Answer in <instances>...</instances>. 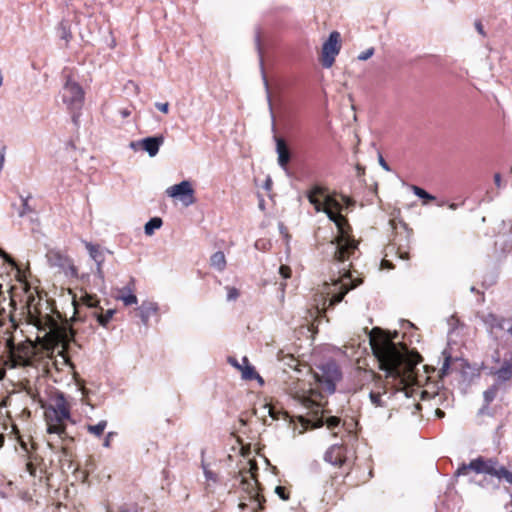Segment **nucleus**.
<instances>
[{
    "label": "nucleus",
    "mask_w": 512,
    "mask_h": 512,
    "mask_svg": "<svg viewBox=\"0 0 512 512\" xmlns=\"http://www.w3.org/2000/svg\"><path fill=\"white\" fill-rule=\"evenodd\" d=\"M323 194L324 189L315 186L308 191L307 198L317 212L323 211L326 213L338 230V235L330 242L335 266L333 273L336 271L337 275L333 274L330 278L331 282L325 283L326 293L330 296L328 307H333L343 300L348 291L356 288L362 281L353 279L350 270L352 266L351 259L355 258L358 252V243L351 236V227L348 220L340 213L342 206L330 196H327L325 202L322 203L318 196Z\"/></svg>",
    "instance_id": "f257e3e1"
},
{
    "label": "nucleus",
    "mask_w": 512,
    "mask_h": 512,
    "mask_svg": "<svg viewBox=\"0 0 512 512\" xmlns=\"http://www.w3.org/2000/svg\"><path fill=\"white\" fill-rule=\"evenodd\" d=\"M370 345L379 368L385 372V382L372 389L369 398L376 407H384V396L391 398L394 393L405 390L412 379L415 363L409 358L407 348L398 347L384 335L371 334Z\"/></svg>",
    "instance_id": "f03ea898"
},
{
    "label": "nucleus",
    "mask_w": 512,
    "mask_h": 512,
    "mask_svg": "<svg viewBox=\"0 0 512 512\" xmlns=\"http://www.w3.org/2000/svg\"><path fill=\"white\" fill-rule=\"evenodd\" d=\"M240 488L247 494L243 498L249 500V503L243 501L239 503L238 507L241 511L245 512L249 508L251 512H257L263 509L265 498L259 493L258 482L253 475L243 478Z\"/></svg>",
    "instance_id": "7ed1b4c3"
},
{
    "label": "nucleus",
    "mask_w": 512,
    "mask_h": 512,
    "mask_svg": "<svg viewBox=\"0 0 512 512\" xmlns=\"http://www.w3.org/2000/svg\"><path fill=\"white\" fill-rule=\"evenodd\" d=\"M319 373L316 374L317 381L330 394L336 390V384L342 378V373L335 361H327L319 367Z\"/></svg>",
    "instance_id": "20e7f679"
},
{
    "label": "nucleus",
    "mask_w": 512,
    "mask_h": 512,
    "mask_svg": "<svg viewBox=\"0 0 512 512\" xmlns=\"http://www.w3.org/2000/svg\"><path fill=\"white\" fill-rule=\"evenodd\" d=\"M340 49L341 35L338 31H333L322 45L321 64L324 68H331L333 66Z\"/></svg>",
    "instance_id": "39448f33"
},
{
    "label": "nucleus",
    "mask_w": 512,
    "mask_h": 512,
    "mask_svg": "<svg viewBox=\"0 0 512 512\" xmlns=\"http://www.w3.org/2000/svg\"><path fill=\"white\" fill-rule=\"evenodd\" d=\"M45 420L47 424V432L50 434H57L61 439L73 440L69 436L66 428V421L74 422L70 417H63L59 412L45 411Z\"/></svg>",
    "instance_id": "423d86ee"
},
{
    "label": "nucleus",
    "mask_w": 512,
    "mask_h": 512,
    "mask_svg": "<svg viewBox=\"0 0 512 512\" xmlns=\"http://www.w3.org/2000/svg\"><path fill=\"white\" fill-rule=\"evenodd\" d=\"M62 100L69 109L81 108L84 100L82 87L68 78L62 89Z\"/></svg>",
    "instance_id": "0eeeda50"
},
{
    "label": "nucleus",
    "mask_w": 512,
    "mask_h": 512,
    "mask_svg": "<svg viewBox=\"0 0 512 512\" xmlns=\"http://www.w3.org/2000/svg\"><path fill=\"white\" fill-rule=\"evenodd\" d=\"M46 257L51 267L60 268L68 276H77V268L72 260L61 251L55 249L49 250Z\"/></svg>",
    "instance_id": "6e6552de"
},
{
    "label": "nucleus",
    "mask_w": 512,
    "mask_h": 512,
    "mask_svg": "<svg viewBox=\"0 0 512 512\" xmlns=\"http://www.w3.org/2000/svg\"><path fill=\"white\" fill-rule=\"evenodd\" d=\"M166 194L169 197L178 198L185 206L192 205L195 202L194 189L188 180L170 186L167 188Z\"/></svg>",
    "instance_id": "1a4fd4ad"
},
{
    "label": "nucleus",
    "mask_w": 512,
    "mask_h": 512,
    "mask_svg": "<svg viewBox=\"0 0 512 512\" xmlns=\"http://www.w3.org/2000/svg\"><path fill=\"white\" fill-rule=\"evenodd\" d=\"M324 459L326 462L341 466L346 461V447L342 444L332 445L325 453Z\"/></svg>",
    "instance_id": "9d476101"
},
{
    "label": "nucleus",
    "mask_w": 512,
    "mask_h": 512,
    "mask_svg": "<svg viewBox=\"0 0 512 512\" xmlns=\"http://www.w3.org/2000/svg\"><path fill=\"white\" fill-rule=\"evenodd\" d=\"M164 141L165 138L163 135H157L138 140V144L150 157H155L158 154L160 147L164 144Z\"/></svg>",
    "instance_id": "9b49d317"
},
{
    "label": "nucleus",
    "mask_w": 512,
    "mask_h": 512,
    "mask_svg": "<svg viewBox=\"0 0 512 512\" xmlns=\"http://www.w3.org/2000/svg\"><path fill=\"white\" fill-rule=\"evenodd\" d=\"M484 474L506 480V475L510 474V471L506 467L500 465L497 459L484 458Z\"/></svg>",
    "instance_id": "f8f14e48"
},
{
    "label": "nucleus",
    "mask_w": 512,
    "mask_h": 512,
    "mask_svg": "<svg viewBox=\"0 0 512 512\" xmlns=\"http://www.w3.org/2000/svg\"><path fill=\"white\" fill-rule=\"evenodd\" d=\"M355 377L357 378L358 382L361 384V386L368 385L370 383H374V388L385 381L381 379V376L376 374L373 370H367L358 368L356 370Z\"/></svg>",
    "instance_id": "ddd939ff"
},
{
    "label": "nucleus",
    "mask_w": 512,
    "mask_h": 512,
    "mask_svg": "<svg viewBox=\"0 0 512 512\" xmlns=\"http://www.w3.org/2000/svg\"><path fill=\"white\" fill-rule=\"evenodd\" d=\"M494 375L499 382H506L512 379V353L504 358L502 365L495 370Z\"/></svg>",
    "instance_id": "4468645a"
},
{
    "label": "nucleus",
    "mask_w": 512,
    "mask_h": 512,
    "mask_svg": "<svg viewBox=\"0 0 512 512\" xmlns=\"http://www.w3.org/2000/svg\"><path fill=\"white\" fill-rule=\"evenodd\" d=\"M45 411H55L59 412L63 417H70V406L67 403L63 393H59L55 399L53 404L49 405Z\"/></svg>",
    "instance_id": "2eb2a0df"
},
{
    "label": "nucleus",
    "mask_w": 512,
    "mask_h": 512,
    "mask_svg": "<svg viewBox=\"0 0 512 512\" xmlns=\"http://www.w3.org/2000/svg\"><path fill=\"white\" fill-rule=\"evenodd\" d=\"M482 321L492 333L494 330H503L505 327L506 319L503 316L494 313H488L482 316Z\"/></svg>",
    "instance_id": "dca6fc26"
},
{
    "label": "nucleus",
    "mask_w": 512,
    "mask_h": 512,
    "mask_svg": "<svg viewBox=\"0 0 512 512\" xmlns=\"http://www.w3.org/2000/svg\"><path fill=\"white\" fill-rule=\"evenodd\" d=\"M158 309L159 307L156 302L144 301L141 306L137 308L142 323L148 325L150 316L156 314Z\"/></svg>",
    "instance_id": "f3484780"
},
{
    "label": "nucleus",
    "mask_w": 512,
    "mask_h": 512,
    "mask_svg": "<svg viewBox=\"0 0 512 512\" xmlns=\"http://www.w3.org/2000/svg\"><path fill=\"white\" fill-rule=\"evenodd\" d=\"M276 150L278 154V164L284 170H287V165L290 161V152L285 143L281 138L276 139Z\"/></svg>",
    "instance_id": "a211bd4d"
},
{
    "label": "nucleus",
    "mask_w": 512,
    "mask_h": 512,
    "mask_svg": "<svg viewBox=\"0 0 512 512\" xmlns=\"http://www.w3.org/2000/svg\"><path fill=\"white\" fill-rule=\"evenodd\" d=\"M469 470L474 471L477 474L484 473V458L478 457L473 459L469 464H462L456 471L458 476L466 475Z\"/></svg>",
    "instance_id": "6ab92c4d"
},
{
    "label": "nucleus",
    "mask_w": 512,
    "mask_h": 512,
    "mask_svg": "<svg viewBox=\"0 0 512 512\" xmlns=\"http://www.w3.org/2000/svg\"><path fill=\"white\" fill-rule=\"evenodd\" d=\"M84 244L89 256L96 263V266H101L105 261V255L101 247L98 244H93L87 241H85Z\"/></svg>",
    "instance_id": "aec40b11"
},
{
    "label": "nucleus",
    "mask_w": 512,
    "mask_h": 512,
    "mask_svg": "<svg viewBox=\"0 0 512 512\" xmlns=\"http://www.w3.org/2000/svg\"><path fill=\"white\" fill-rule=\"evenodd\" d=\"M210 264L218 271H223L226 267V259L224 253L222 251H217L212 254L210 258Z\"/></svg>",
    "instance_id": "412c9836"
},
{
    "label": "nucleus",
    "mask_w": 512,
    "mask_h": 512,
    "mask_svg": "<svg viewBox=\"0 0 512 512\" xmlns=\"http://www.w3.org/2000/svg\"><path fill=\"white\" fill-rule=\"evenodd\" d=\"M58 36L69 42L72 39L71 27L68 21L62 20L57 27Z\"/></svg>",
    "instance_id": "4be33fe9"
},
{
    "label": "nucleus",
    "mask_w": 512,
    "mask_h": 512,
    "mask_svg": "<svg viewBox=\"0 0 512 512\" xmlns=\"http://www.w3.org/2000/svg\"><path fill=\"white\" fill-rule=\"evenodd\" d=\"M121 293L122 294L120 296H118V299H120L124 303L125 306H131V305L137 304L138 299L130 288H128V287L123 288L121 290Z\"/></svg>",
    "instance_id": "5701e85b"
},
{
    "label": "nucleus",
    "mask_w": 512,
    "mask_h": 512,
    "mask_svg": "<svg viewBox=\"0 0 512 512\" xmlns=\"http://www.w3.org/2000/svg\"><path fill=\"white\" fill-rule=\"evenodd\" d=\"M255 45H256L257 51L259 53L260 66H261V70H262L264 85H265L266 89L268 90V80L265 76L264 68H263V58H262V51H261V32H260L259 28H257L256 32H255Z\"/></svg>",
    "instance_id": "b1692460"
},
{
    "label": "nucleus",
    "mask_w": 512,
    "mask_h": 512,
    "mask_svg": "<svg viewBox=\"0 0 512 512\" xmlns=\"http://www.w3.org/2000/svg\"><path fill=\"white\" fill-rule=\"evenodd\" d=\"M163 224V221L159 217L151 218L144 226V232L146 235L150 236L154 233L156 229H159Z\"/></svg>",
    "instance_id": "393cba45"
},
{
    "label": "nucleus",
    "mask_w": 512,
    "mask_h": 512,
    "mask_svg": "<svg viewBox=\"0 0 512 512\" xmlns=\"http://www.w3.org/2000/svg\"><path fill=\"white\" fill-rule=\"evenodd\" d=\"M243 362L245 363V366L242 367V369H241L242 378L244 380H254V378L256 377V374H257L255 368L249 364L247 357L243 358Z\"/></svg>",
    "instance_id": "a878e982"
},
{
    "label": "nucleus",
    "mask_w": 512,
    "mask_h": 512,
    "mask_svg": "<svg viewBox=\"0 0 512 512\" xmlns=\"http://www.w3.org/2000/svg\"><path fill=\"white\" fill-rule=\"evenodd\" d=\"M106 427L107 421L101 420L96 425H87V431L96 437H100L104 433Z\"/></svg>",
    "instance_id": "bb28decb"
},
{
    "label": "nucleus",
    "mask_w": 512,
    "mask_h": 512,
    "mask_svg": "<svg viewBox=\"0 0 512 512\" xmlns=\"http://www.w3.org/2000/svg\"><path fill=\"white\" fill-rule=\"evenodd\" d=\"M114 314V309H108L105 313H95V316L97 318L98 323L101 326L107 327L108 323L111 321Z\"/></svg>",
    "instance_id": "cd10ccee"
},
{
    "label": "nucleus",
    "mask_w": 512,
    "mask_h": 512,
    "mask_svg": "<svg viewBox=\"0 0 512 512\" xmlns=\"http://www.w3.org/2000/svg\"><path fill=\"white\" fill-rule=\"evenodd\" d=\"M497 392H498V388L496 385H493L484 391L483 397H484L485 407H488L490 405V403L495 399Z\"/></svg>",
    "instance_id": "c85d7f7f"
},
{
    "label": "nucleus",
    "mask_w": 512,
    "mask_h": 512,
    "mask_svg": "<svg viewBox=\"0 0 512 512\" xmlns=\"http://www.w3.org/2000/svg\"><path fill=\"white\" fill-rule=\"evenodd\" d=\"M20 198L22 200V208L19 211V216L24 217L25 215L34 212V209L29 205L31 195H28L27 197L20 196Z\"/></svg>",
    "instance_id": "c756f323"
},
{
    "label": "nucleus",
    "mask_w": 512,
    "mask_h": 512,
    "mask_svg": "<svg viewBox=\"0 0 512 512\" xmlns=\"http://www.w3.org/2000/svg\"><path fill=\"white\" fill-rule=\"evenodd\" d=\"M340 424V418L336 416H329L324 419V417L321 418V425H326L328 429L333 430L337 428Z\"/></svg>",
    "instance_id": "7c9ffc66"
},
{
    "label": "nucleus",
    "mask_w": 512,
    "mask_h": 512,
    "mask_svg": "<svg viewBox=\"0 0 512 512\" xmlns=\"http://www.w3.org/2000/svg\"><path fill=\"white\" fill-rule=\"evenodd\" d=\"M411 189H412L413 193L421 199L430 200V201L435 200V197L433 195L429 194L427 191H425L424 189H422L416 185H412Z\"/></svg>",
    "instance_id": "2f4dec72"
},
{
    "label": "nucleus",
    "mask_w": 512,
    "mask_h": 512,
    "mask_svg": "<svg viewBox=\"0 0 512 512\" xmlns=\"http://www.w3.org/2000/svg\"><path fill=\"white\" fill-rule=\"evenodd\" d=\"M82 301L86 306L90 308L96 307L98 304L97 298L87 293L82 297Z\"/></svg>",
    "instance_id": "473e14b6"
},
{
    "label": "nucleus",
    "mask_w": 512,
    "mask_h": 512,
    "mask_svg": "<svg viewBox=\"0 0 512 512\" xmlns=\"http://www.w3.org/2000/svg\"><path fill=\"white\" fill-rule=\"evenodd\" d=\"M275 493L282 499V500H288L290 495L287 489L284 486H277L275 488Z\"/></svg>",
    "instance_id": "72a5a7b5"
},
{
    "label": "nucleus",
    "mask_w": 512,
    "mask_h": 512,
    "mask_svg": "<svg viewBox=\"0 0 512 512\" xmlns=\"http://www.w3.org/2000/svg\"><path fill=\"white\" fill-rule=\"evenodd\" d=\"M374 54V48H368L366 49L365 51L361 52L359 55H358V60L360 61H366L368 60L369 58H371Z\"/></svg>",
    "instance_id": "f704fd0d"
},
{
    "label": "nucleus",
    "mask_w": 512,
    "mask_h": 512,
    "mask_svg": "<svg viewBox=\"0 0 512 512\" xmlns=\"http://www.w3.org/2000/svg\"><path fill=\"white\" fill-rule=\"evenodd\" d=\"M279 274L283 279H288L291 276V268L286 265H281L279 268Z\"/></svg>",
    "instance_id": "c9c22d12"
},
{
    "label": "nucleus",
    "mask_w": 512,
    "mask_h": 512,
    "mask_svg": "<svg viewBox=\"0 0 512 512\" xmlns=\"http://www.w3.org/2000/svg\"><path fill=\"white\" fill-rule=\"evenodd\" d=\"M450 361H451V356L450 355L445 356L443 365L440 370L441 375H446L448 373V370L450 368Z\"/></svg>",
    "instance_id": "e433bc0d"
},
{
    "label": "nucleus",
    "mask_w": 512,
    "mask_h": 512,
    "mask_svg": "<svg viewBox=\"0 0 512 512\" xmlns=\"http://www.w3.org/2000/svg\"><path fill=\"white\" fill-rule=\"evenodd\" d=\"M239 296V291L234 287H228L227 299L229 301L236 300Z\"/></svg>",
    "instance_id": "4c0bfd02"
},
{
    "label": "nucleus",
    "mask_w": 512,
    "mask_h": 512,
    "mask_svg": "<svg viewBox=\"0 0 512 512\" xmlns=\"http://www.w3.org/2000/svg\"><path fill=\"white\" fill-rule=\"evenodd\" d=\"M264 408L267 409V412H268L269 416L273 420L279 419L280 412H277L274 407H272V406H265Z\"/></svg>",
    "instance_id": "58836bf2"
},
{
    "label": "nucleus",
    "mask_w": 512,
    "mask_h": 512,
    "mask_svg": "<svg viewBox=\"0 0 512 512\" xmlns=\"http://www.w3.org/2000/svg\"><path fill=\"white\" fill-rule=\"evenodd\" d=\"M155 107L163 112V113H168L169 112V103L168 102H164V103H161V102H156L155 103Z\"/></svg>",
    "instance_id": "ea45409f"
},
{
    "label": "nucleus",
    "mask_w": 512,
    "mask_h": 512,
    "mask_svg": "<svg viewBox=\"0 0 512 512\" xmlns=\"http://www.w3.org/2000/svg\"><path fill=\"white\" fill-rule=\"evenodd\" d=\"M116 435L115 432H108L107 435L105 436V439H104V442H103V446L106 447V448H109L110 445H111V439Z\"/></svg>",
    "instance_id": "a19ab883"
},
{
    "label": "nucleus",
    "mask_w": 512,
    "mask_h": 512,
    "mask_svg": "<svg viewBox=\"0 0 512 512\" xmlns=\"http://www.w3.org/2000/svg\"><path fill=\"white\" fill-rule=\"evenodd\" d=\"M204 474L207 480L216 481V475L204 466Z\"/></svg>",
    "instance_id": "79ce46f5"
},
{
    "label": "nucleus",
    "mask_w": 512,
    "mask_h": 512,
    "mask_svg": "<svg viewBox=\"0 0 512 512\" xmlns=\"http://www.w3.org/2000/svg\"><path fill=\"white\" fill-rule=\"evenodd\" d=\"M379 164L380 166L386 170V171H390V167L389 165L387 164V162L384 160V158L382 157V155H379Z\"/></svg>",
    "instance_id": "37998d69"
},
{
    "label": "nucleus",
    "mask_w": 512,
    "mask_h": 512,
    "mask_svg": "<svg viewBox=\"0 0 512 512\" xmlns=\"http://www.w3.org/2000/svg\"><path fill=\"white\" fill-rule=\"evenodd\" d=\"M475 28L476 30L478 31L479 34H481L482 36H485V32H484V28H483V25L480 21H476L475 22Z\"/></svg>",
    "instance_id": "c03bdc74"
},
{
    "label": "nucleus",
    "mask_w": 512,
    "mask_h": 512,
    "mask_svg": "<svg viewBox=\"0 0 512 512\" xmlns=\"http://www.w3.org/2000/svg\"><path fill=\"white\" fill-rule=\"evenodd\" d=\"M228 362H229L232 366L236 367V368H237V369H239V370H241V369H242V367H243V366H241V365L238 363V361H237L234 357H229V358H228Z\"/></svg>",
    "instance_id": "a18cd8bd"
},
{
    "label": "nucleus",
    "mask_w": 512,
    "mask_h": 512,
    "mask_svg": "<svg viewBox=\"0 0 512 512\" xmlns=\"http://www.w3.org/2000/svg\"><path fill=\"white\" fill-rule=\"evenodd\" d=\"M119 113L122 116V118H127L131 115V110L128 108H123L119 110Z\"/></svg>",
    "instance_id": "49530a36"
},
{
    "label": "nucleus",
    "mask_w": 512,
    "mask_h": 512,
    "mask_svg": "<svg viewBox=\"0 0 512 512\" xmlns=\"http://www.w3.org/2000/svg\"><path fill=\"white\" fill-rule=\"evenodd\" d=\"M494 182H495V185L500 188L501 187V182H502V179H501V175L499 173H496L494 175Z\"/></svg>",
    "instance_id": "de8ad7c7"
},
{
    "label": "nucleus",
    "mask_w": 512,
    "mask_h": 512,
    "mask_svg": "<svg viewBox=\"0 0 512 512\" xmlns=\"http://www.w3.org/2000/svg\"><path fill=\"white\" fill-rule=\"evenodd\" d=\"M96 275H97L101 280H103V279H104V273H103V270H102V265H101V266H96Z\"/></svg>",
    "instance_id": "09e8293b"
},
{
    "label": "nucleus",
    "mask_w": 512,
    "mask_h": 512,
    "mask_svg": "<svg viewBox=\"0 0 512 512\" xmlns=\"http://www.w3.org/2000/svg\"><path fill=\"white\" fill-rule=\"evenodd\" d=\"M4 162H5V155H4V152H1L0 151V171L3 169L4 167Z\"/></svg>",
    "instance_id": "8fccbe9b"
},
{
    "label": "nucleus",
    "mask_w": 512,
    "mask_h": 512,
    "mask_svg": "<svg viewBox=\"0 0 512 512\" xmlns=\"http://www.w3.org/2000/svg\"><path fill=\"white\" fill-rule=\"evenodd\" d=\"M254 380H257V382L259 383L260 386L264 385V379L258 373L256 374V377L254 378Z\"/></svg>",
    "instance_id": "3c124183"
},
{
    "label": "nucleus",
    "mask_w": 512,
    "mask_h": 512,
    "mask_svg": "<svg viewBox=\"0 0 512 512\" xmlns=\"http://www.w3.org/2000/svg\"><path fill=\"white\" fill-rule=\"evenodd\" d=\"M27 470L30 472V474H34L35 468L32 463H27Z\"/></svg>",
    "instance_id": "603ef678"
},
{
    "label": "nucleus",
    "mask_w": 512,
    "mask_h": 512,
    "mask_svg": "<svg viewBox=\"0 0 512 512\" xmlns=\"http://www.w3.org/2000/svg\"><path fill=\"white\" fill-rule=\"evenodd\" d=\"M460 205H461V204H458V203H450V204L448 205V207H449V209H451V210H456V209H458V207H459Z\"/></svg>",
    "instance_id": "864d4df0"
},
{
    "label": "nucleus",
    "mask_w": 512,
    "mask_h": 512,
    "mask_svg": "<svg viewBox=\"0 0 512 512\" xmlns=\"http://www.w3.org/2000/svg\"><path fill=\"white\" fill-rule=\"evenodd\" d=\"M436 415H437L439 418H442V417H444L445 413H444L442 410L437 409V410H436Z\"/></svg>",
    "instance_id": "5fc2aeb1"
},
{
    "label": "nucleus",
    "mask_w": 512,
    "mask_h": 512,
    "mask_svg": "<svg viewBox=\"0 0 512 512\" xmlns=\"http://www.w3.org/2000/svg\"><path fill=\"white\" fill-rule=\"evenodd\" d=\"M130 147L135 150V149H137V147H140V146L138 144V141H136V142H131Z\"/></svg>",
    "instance_id": "6e6d98bb"
},
{
    "label": "nucleus",
    "mask_w": 512,
    "mask_h": 512,
    "mask_svg": "<svg viewBox=\"0 0 512 512\" xmlns=\"http://www.w3.org/2000/svg\"><path fill=\"white\" fill-rule=\"evenodd\" d=\"M342 199L345 202V204H347V205H350L352 203V201L346 196H343Z\"/></svg>",
    "instance_id": "4d7b16f0"
},
{
    "label": "nucleus",
    "mask_w": 512,
    "mask_h": 512,
    "mask_svg": "<svg viewBox=\"0 0 512 512\" xmlns=\"http://www.w3.org/2000/svg\"><path fill=\"white\" fill-rule=\"evenodd\" d=\"M506 476H507L506 481L508 483L512 484V472H510V474H507Z\"/></svg>",
    "instance_id": "13d9d810"
},
{
    "label": "nucleus",
    "mask_w": 512,
    "mask_h": 512,
    "mask_svg": "<svg viewBox=\"0 0 512 512\" xmlns=\"http://www.w3.org/2000/svg\"><path fill=\"white\" fill-rule=\"evenodd\" d=\"M270 186H271V180H270V179H268V180L266 181V183H265V188H266V189H269V188H270Z\"/></svg>",
    "instance_id": "bf43d9fd"
},
{
    "label": "nucleus",
    "mask_w": 512,
    "mask_h": 512,
    "mask_svg": "<svg viewBox=\"0 0 512 512\" xmlns=\"http://www.w3.org/2000/svg\"><path fill=\"white\" fill-rule=\"evenodd\" d=\"M487 408H488V407H485V405H484V406L480 409L479 413H480V414H483L484 412H486V409H487Z\"/></svg>",
    "instance_id": "052dcab7"
},
{
    "label": "nucleus",
    "mask_w": 512,
    "mask_h": 512,
    "mask_svg": "<svg viewBox=\"0 0 512 512\" xmlns=\"http://www.w3.org/2000/svg\"><path fill=\"white\" fill-rule=\"evenodd\" d=\"M401 258L407 259L408 258V254L404 253L403 255H401Z\"/></svg>",
    "instance_id": "680f3d73"
},
{
    "label": "nucleus",
    "mask_w": 512,
    "mask_h": 512,
    "mask_svg": "<svg viewBox=\"0 0 512 512\" xmlns=\"http://www.w3.org/2000/svg\"><path fill=\"white\" fill-rule=\"evenodd\" d=\"M495 361H496V362H500V356H499V354H497V358H495Z\"/></svg>",
    "instance_id": "e2e57ef3"
},
{
    "label": "nucleus",
    "mask_w": 512,
    "mask_h": 512,
    "mask_svg": "<svg viewBox=\"0 0 512 512\" xmlns=\"http://www.w3.org/2000/svg\"><path fill=\"white\" fill-rule=\"evenodd\" d=\"M373 332H379V329L373 328Z\"/></svg>",
    "instance_id": "0e129e2a"
},
{
    "label": "nucleus",
    "mask_w": 512,
    "mask_h": 512,
    "mask_svg": "<svg viewBox=\"0 0 512 512\" xmlns=\"http://www.w3.org/2000/svg\"><path fill=\"white\" fill-rule=\"evenodd\" d=\"M439 206H443L444 205V202H440L438 203Z\"/></svg>",
    "instance_id": "69168bd1"
},
{
    "label": "nucleus",
    "mask_w": 512,
    "mask_h": 512,
    "mask_svg": "<svg viewBox=\"0 0 512 512\" xmlns=\"http://www.w3.org/2000/svg\"><path fill=\"white\" fill-rule=\"evenodd\" d=\"M255 246H256V248H258L259 247V242H256Z\"/></svg>",
    "instance_id": "338daca9"
},
{
    "label": "nucleus",
    "mask_w": 512,
    "mask_h": 512,
    "mask_svg": "<svg viewBox=\"0 0 512 512\" xmlns=\"http://www.w3.org/2000/svg\"><path fill=\"white\" fill-rule=\"evenodd\" d=\"M511 505H512V500H511Z\"/></svg>",
    "instance_id": "774afa93"
}]
</instances>
